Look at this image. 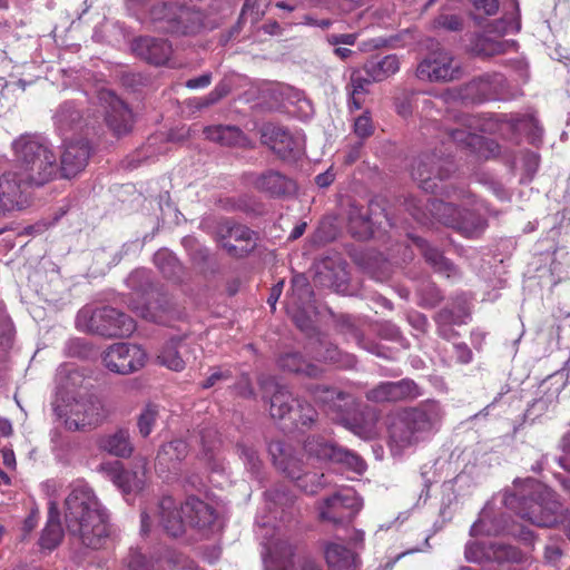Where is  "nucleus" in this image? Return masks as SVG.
<instances>
[{
  "mask_svg": "<svg viewBox=\"0 0 570 570\" xmlns=\"http://www.w3.org/2000/svg\"><path fill=\"white\" fill-rule=\"evenodd\" d=\"M514 9L517 11L515 17H513L511 20L501 19L495 21L494 23V30L502 33H515L520 30L521 23L519 19V8L518 4H514Z\"/></svg>",
  "mask_w": 570,
  "mask_h": 570,
  "instance_id": "864d4df0",
  "label": "nucleus"
},
{
  "mask_svg": "<svg viewBox=\"0 0 570 570\" xmlns=\"http://www.w3.org/2000/svg\"><path fill=\"white\" fill-rule=\"evenodd\" d=\"M99 102L105 110L106 122L116 136L130 131L132 114L121 99L110 90H101Z\"/></svg>",
  "mask_w": 570,
  "mask_h": 570,
  "instance_id": "dca6fc26",
  "label": "nucleus"
},
{
  "mask_svg": "<svg viewBox=\"0 0 570 570\" xmlns=\"http://www.w3.org/2000/svg\"><path fill=\"white\" fill-rule=\"evenodd\" d=\"M297 564L299 570H322L321 567L308 557H298Z\"/></svg>",
  "mask_w": 570,
  "mask_h": 570,
  "instance_id": "774afa93",
  "label": "nucleus"
},
{
  "mask_svg": "<svg viewBox=\"0 0 570 570\" xmlns=\"http://www.w3.org/2000/svg\"><path fill=\"white\" fill-rule=\"evenodd\" d=\"M325 559L331 570H355L356 556L340 543L325 546Z\"/></svg>",
  "mask_w": 570,
  "mask_h": 570,
  "instance_id": "72a5a7b5",
  "label": "nucleus"
},
{
  "mask_svg": "<svg viewBox=\"0 0 570 570\" xmlns=\"http://www.w3.org/2000/svg\"><path fill=\"white\" fill-rule=\"evenodd\" d=\"M159 411L156 405H147L138 417V429L141 436H148L158 419Z\"/></svg>",
  "mask_w": 570,
  "mask_h": 570,
  "instance_id": "8fccbe9b",
  "label": "nucleus"
},
{
  "mask_svg": "<svg viewBox=\"0 0 570 570\" xmlns=\"http://www.w3.org/2000/svg\"><path fill=\"white\" fill-rule=\"evenodd\" d=\"M494 557L499 561L519 562L521 560L519 552L511 546H498Z\"/></svg>",
  "mask_w": 570,
  "mask_h": 570,
  "instance_id": "4d7b16f0",
  "label": "nucleus"
},
{
  "mask_svg": "<svg viewBox=\"0 0 570 570\" xmlns=\"http://www.w3.org/2000/svg\"><path fill=\"white\" fill-rule=\"evenodd\" d=\"M262 141L283 159L295 158L303 151V140L273 124L262 128Z\"/></svg>",
  "mask_w": 570,
  "mask_h": 570,
  "instance_id": "f3484780",
  "label": "nucleus"
},
{
  "mask_svg": "<svg viewBox=\"0 0 570 570\" xmlns=\"http://www.w3.org/2000/svg\"><path fill=\"white\" fill-rule=\"evenodd\" d=\"M513 47V41L495 40L488 37L481 39L478 43L479 52L487 57L504 53Z\"/></svg>",
  "mask_w": 570,
  "mask_h": 570,
  "instance_id": "de8ad7c7",
  "label": "nucleus"
},
{
  "mask_svg": "<svg viewBox=\"0 0 570 570\" xmlns=\"http://www.w3.org/2000/svg\"><path fill=\"white\" fill-rule=\"evenodd\" d=\"M11 146L14 167L24 176V181L39 187L57 177L56 154L43 138L26 134L14 139Z\"/></svg>",
  "mask_w": 570,
  "mask_h": 570,
  "instance_id": "7ed1b4c3",
  "label": "nucleus"
},
{
  "mask_svg": "<svg viewBox=\"0 0 570 570\" xmlns=\"http://www.w3.org/2000/svg\"><path fill=\"white\" fill-rule=\"evenodd\" d=\"M313 292L305 275H295L292 292L287 298L286 311L302 330L309 327L308 312L312 308Z\"/></svg>",
  "mask_w": 570,
  "mask_h": 570,
  "instance_id": "2eb2a0df",
  "label": "nucleus"
},
{
  "mask_svg": "<svg viewBox=\"0 0 570 570\" xmlns=\"http://www.w3.org/2000/svg\"><path fill=\"white\" fill-rule=\"evenodd\" d=\"M212 82V75L210 73H204L199 77L189 79L186 81V87L189 89H199V88H206Z\"/></svg>",
  "mask_w": 570,
  "mask_h": 570,
  "instance_id": "0e129e2a",
  "label": "nucleus"
},
{
  "mask_svg": "<svg viewBox=\"0 0 570 570\" xmlns=\"http://www.w3.org/2000/svg\"><path fill=\"white\" fill-rule=\"evenodd\" d=\"M429 210L439 222L465 237H478L485 229V220L480 214L468 209L462 212L453 203L433 199L429 204Z\"/></svg>",
  "mask_w": 570,
  "mask_h": 570,
  "instance_id": "6e6552de",
  "label": "nucleus"
},
{
  "mask_svg": "<svg viewBox=\"0 0 570 570\" xmlns=\"http://www.w3.org/2000/svg\"><path fill=\"white\" fill-rule=\"evenodd\" d=\"M65 520L68 531L86 547L99 549L108 535V515L94 490L81 480L70 485Z\"/></svg>",
  "mask_w": 570,
  "mask_h": 570,
  "instance_id": "f257e3e1",
  "label": "nucleus"
},
{
  "mask_svg": "<svg viewBox=\"0 0 570 570\" xmlns=\"http://www.w3.org/2000/svg\"><path fill=\"white\" fill-rule=\"evenodd\" d=\"M460 65L443 49L430 52L416 68V77L430 82H448L459 79Z\"/></svg>",
  "mask_w": 570,
  "mask_h": 570,
  "instance_id": "9d476101",
  "label": "nucleus"
},
{
  "mask_svg": "<svg viewBox=\"0 0 570 570\" xmlns=\"http://www.w3.org/2000/svg\"><path fill=\"white\" fill-rule=\"evenodd\" d=\"M146 466L147 461L145 459L139 460L136 470L132 471L122 470L117 464L109 469V476L125 495L136 494L145 488Z\"/></svg>",
  "mask_w": 570,
  "mask_h": 570,
  "instance_id": "412c9836",
  "label": "nucleus"
},
{
  "mask_svg": "<svg viewBox=\"0 0 570 570\" xmlns=\"http://www.w3.org/2000/svg\"><path fill=\"white\" fill-rule=\"evenodd\" d=\"M454 354L456 360L462 364H468L472 360V352L466 344H455Z\"/></svg>",
  "mask_w": 570,
  "mask_h": 570,
  "instance_id": "e2e57ef3",
  "label": "nucleus"
},
{
  "mask_svg": "<svg viewBox=\"0 0 570 570\" xmlns=\"http://www.w3.org/2000/svg\"><path fill=\"white\" fill-rule=\"evenodd\" d=\"M226 234L223 235V247L228 253L237 256H243L250 252L255 245L253 232L242 225H230L228 222L225 224Z\"/></svg>",
  "mask_w": 570,
  "mask_h": 570,
  "instance_id": "393cba45",
  "label": "nucleus"
},
{
  "mask_svg": "<svg viewBox=\"0 0 570 570\" xmlns=\"http://www.w3.org/2000/svg\"><path fill=\"white\" fill-rule=\"evenodd\" d=\"M62 533L63 531L59 521L58 504L51 501L49 504L48 521L40 538L41 547L48 550L55 549L60 543Z\"/></svg>",
  "mask_w": 570,
  "mask_h": 570,
  "instance_id": "f704fd0d",
  "label": "nucleus"
},
{
  "mask_svg": "<svg viewBox=\"0 0 570 570\" xmlns=\"http://www.w3.org/2000/svg\"><path fill=\"white\" fill-rule=\"evenodd\" d=\"M371 82V78H365L360 70L352 71L350 82L346 86L351 108L360 109L362 107V97L366 94V88Z\"/></svg>",
  "mask_w": 570,
  "mask_h": 570,
  "instance_id": "79ce46f5",
  "label": "nucleus"
},
{
  "mask_svg": "<svg viewBox=\"0 0 570 570\" xmlns=\"http://www.w3.org/2000/svg\"><path fill=\"white\" fill-rule=\"evenodd\" d=\"M180 344V340H170L167 342L157 356L159 363L173 371L184 370L185 361L179 354Z\"/></svg>",
  "mask_w": 570,
  "mask_h": 570,
  "instance_id": "c03bdc74",
  "label": "nucleus"
},
{
  "mask_svg": "<svg viewBox=\"0 0 570 570\" xmlns=\"http://www.w3.org/2000/svg\"><path fill=\"white\" fill-rule=\"evenodd\" d=\"M524 166L528 174L533 175L539 166V156L535 153H529L524 156Z\"/></svg>",
  "mask_w": 570,
  "mask_h": 570,
  "instance_id": "69168bd1",
  "label": "nucleus"
},
{
  "mask_svg": "<svg viewBox=\"0 0 570 570\" xmlns=\"http://www.w3.org/2000/svg\"><path fill=\"white\" fill-rule=\"evenodd\" d=\"M438 24L448 30L455 31L461 28V20L458 16H454V14L441 16L438 19Z\"/></svg>",
  "mask_w": 570,
  "mask_h": 570,
  "instance_id": "052dcab7",
  "label": "nucleus"
},
{
  "mask_svg": "<svg viewBox=\"0 0 570 570\" xmlns=\"http://www.w3.org/2000/svg\"><path fill=\"white\" fill-rule=\"evenodd\" d=\"M400 69V60L395 55H387L382 59L370 60L364 70L372 81L379 82L396 73Z\"/></svg>",
  "mask_w": 570,
  "mask_h": 570,
  "instance_id": "c9c22d12",
  "label": "nucleus"
},
{
  "mask_svg": "<svg viewBox=\"0 0 570 570\" xmlns=\"http://www.w3.org/2000/svg\"><path fill=\"white\" fill-rule=\"evenodd\" d=\"M132 309L137 313V315L147 321L160 324L166 322L165 313L167 307L160 305L159 303H148L144 306L134 305Z\"/></svg>",
  "mask_w": 570,
  "mask_h": 570,
  "instance_id": "09e8293b",
  "label": "nucleus"
},
{
  "mask_svg": "<svg viewBox=\"0 0 570 570\" xmlns=\"http://www.w3.org/2000/svg\"><path fill=\"white\" fill-rule=\"evenodd\" d=\"M178 567V557L173 552L157 560L156 567L137 550H131L125 561V570H170Z\"/></svg>",
  "mask_w": 570,
  "mask_h": 570,
  "instance_id": "2f4dec72",
  "label": "nucleus"
},
{
  "mask_svg": "<svg viewBox=\"0 0 570 570\" xmlns=\"http://www.w3.org/2000/svg\"><path fill=\"white\" fill-rule=\"evenodd\" d=\"M205 134L207 138L227 146H244L247 141L240 129L233 126L208 127Z\"/></svg>",
  "mask_w": 570,
  "mask_h": 570,
  "instance_id": "ea45409f",
  "label": "nucleus"
},
{
  "mask_svg": "<svg viewBox=\"0 0 570 570\" xmlns=\"http://www.w3.org/2000/svg\"><path fill=\"white\" fill-rule=\"evenodd\" d=\"M278 365L285 371L308 377H317L322 373V370L317 365L308 363L298 353H286L282 355L278 360Z\"/></svg>",
  "mask_w": 570,
  "mask_h": 570,
  "instance_id": "4c0bfd02",
  "label": "nucleus"
},
{
  "mask_svg": "<svg viewBox=\"0 0 570 570\" xmlns=\"http://www.w3.org/2000/svg\"><path fill=\"white\" fill-rule=\"evenodd\" d=\"M512 128L520 134L537 135L539 131L538 121L533 116L511 118Z\"/></svg>",
  "mask_w": 570,
  "mask_h": 570,
  "instance_id": "3c124183",
  "label": "nucleus"
},
{
  "mask_svg": "<svg viewBox=\"0 0 570 570\" xmlns=\"http://www.w3.org/2000/svg\"><path fill=\"white\" fill-rule=\"evenodd\" d=\"M252 184L257 190L276 197L291 195L295 191L294 181L276 170H266L255 175Z\"/></svg>",
  "mask_w": 570,
  "mask_h": 570,
  "instance_id": "b1692460",
  "label": "nucleus"
},
{
  "mask_svg": "<svg viewBox=\"0 0 570 570\" xmlns=\"http://www.w3.org/2000/svg\"><path fill=\"white\" fill-rule=\"evenodd\" d=\"M324 451L326 452L324 455L330 456L331 462L344 464L356 473H362L366 469L365 462L357 454L345 449L324 444Z\"/></svg>",
  "mask_w": 570,
  "mask_h": 570,
  "instance_id": "a19ab883",
  "label": "nucleus"
},
{
  "mask_svg": "<svg viewBox=\"0 0 570 570\" xmlns=\"http://www.w3.org/2000/svg\"><path fill=\"white\" fill-rule=\"evenodd\" d=\"M422 305L432 307L441 299L440 291L433 284H426L420 289Z\"/></svg>",
  "mask_w": 570,
  "mask_h": 570,
  "instance_id": "6e6d98bb",
  "label": "nucleus"
},
{
  "mask_svg": "<svg viewBox=\"0 0 570 570\" xmlns=\"http://www.w3.org/2000/svg\"><path fill=\"white\" fill-rule=\"evenodd\" d=\"M216 434L217 433L214 430L200 433V442L206 451H210L214 448Z\"/></svg>",
  "mask_w": 570,
  "mask_h": 570,
  "instance_id": "338daca9",
  "label": "nucleus"
},
{
  "mask_svg": "<svg viewBox=\"0 0 570 570\" xmlns=\"http://www.w3.org/2000/svg\"><path fill=\"white\" fill-rule=\"evenodd\" d=\"M453 169L454 165L449 158L424 155L413 165L412 177L423 190L435 193L438 181L448 178Z\"/></svg>",
  "mask_w": 570,
  "mask_h": 570,
  "instance_id": "ddd939ff",
  "label": "nucleus"
},
{
  "mask_svg": "<svg viewBox=\"0 0 570 570\" xmlns=\"http://www.w3.org/2000/svg\"><path fill=\"white\" fill-rule=\"evenodd\" d=\"M147 362V353L136 344L116 343L104 353L105 366L118 374L139 371Z\"/></svg>",
  "mask_w": 570,
  "mask_h": 570,
  "instance_id": "f8f14e48",
  "label": "nucleus"
},
{
  "mask_svg": "<svg viewBox=\"0 0 570 570\" xmlns=\"http://www.w3.org/2000/svg\"><path fill=\"white\" fill-rule=\"evenodd\" d=\"M527 483L535 497L525 498L509 493L504 498L505 507L538 527L557 524L560 519V504L554 492L534 480H528Z\"/></svg>",
  "mask_w": 570,
  "mask_h": 570,
  "instance_id": "423d86ee",
  "label": "nucleus"
},
{
  "mask_svg": "<svg viewBox=\"0 0 570 570\" xmlns=\"http://www.w3.org/2000/svg\"><path fill=\"white\" fill-rule=\"evenodd\" d=\"M90 156L88 141L80 139L65 142L59 171L63 178L77 176L87 166Z\"/></svg>",
  "mask_w": 570,
  "mask_h": 570,
  "instance_id": "aec40b11",
  "label": "nucleus"
},
{
  "mask_svg": "<svg viewBox=\"0 0 570 570\" xmlns=\"http://www.w3.org/2000/svg\"><path fill=\"white\" fill-rule=\"evenodd\" d=\"M261 386L264 391V396H269V413L275 419H283L293 410V402H296L292 397L291 392L285 387L276 383L273 379L261 381Z\"/></svg>",
  "mask_w": 570,
  "mask_h": 570,
  "instance_id": "5701e85b",
  "label": "nucleus"
},
{
  "mask_svg": "<svg viewBox=\"0 0 570 570\" xmlns=\"http://www.w3.org/2000/svg\"><path fill=\"white\" fill-rule=\"evenodd\" d=\"M441 419L442 411L435 402L397 413L389 426L392 453L401 455L406 449L429 439L438 430Z\"/></svg>",
  "mask_w": 570,
  "mask_h": 570,
  "instance_id": "f03ea898",
  "label": "nucleus"
},
{
  "mask_svg": "<svg viewBox=\"0 0 570 570\" xmlns=\"http://www.w3.org/2000/svg\"><path fill=\"white\" fill-rule=\"evenodd\" d=\"M238 450H239V455H240L242 460L244 461L246 468L252 473H257L261 468V460L257 455V452L253 448L245 446V445H240Z\"/></svg>",
  "mask_w": 570,
  "mask_h": 570,
  "instance_id": "603ef678",
  "label": "nucleus"
},
{
  "mask_svg": "<svg viewBox=\"0 0 570 570\" xmlns=\"http://www.w3.org/2000/svg\"><path fill=\"white\" fill-rule=\"evenodd\" d=\"M476 10L482 11L487 16L494 14L499 9L498 0H472Z\"/></svg>",
  "mask_w": 570,
  "mask_h": 570,
  "instance_id": "bf43d9fd",
  "label": "nucleus"
},
{
  "mask_svg": "<svg viewBox=\"0 0 570 570\" xmlns=\"http://www.w3.org/2000/svg\"><path fill=\"white\" fill-rule=\"evenodd\" d=\"M132 51L153 65H164L168 61L173 49L164 39L140 37L132 42Z\"/></svg>",
  "mask_w": 570,
  "mask_h": 570,
  "instance_id": "4be33fe9",
  "label": "nucleus"
},
{
  "mask_svg": "<svg viewBox=\"0 0 570 570\" xmlns=\"http://www.w3.org/2000/svg\"><path fill=\"white\" fill-rule=\"evenodd\" d=\"M82 116L72 102H63L55 115V124L60 131H68L80 124Z\"/></svg>",
  "mask_w": 570,
  "mask_h": 570,
  "instance_id": "37998d69",
  "label": "nucleus"
},
{
  "mask_svg": "<svg viewBox=\"0 0 570 570\" xmlns=\"http://www.w3.org/2000/svg\"><path fill=\"white\" fill-rule=\"evenodd\" d=\"M346 281V264L342 259H325L316 267L315 282L321 286L340 289Z\"/></svg>",
  "mask_w": 570,
  "mask_h": 570,
  "instance_id": "bb28decb",
  "label": "nucleus"
},
{
  "mask_svg": "<svg viewBox=\"0 0 570 570\" xmlns=\"http://www.w3.org/2000/svg\"><path fill=\"white\" fill-rule=\"evenodd\" d=\"M77 326L86 332L114 337L128 336L135 328V321L110 306L96 309L82 308L77 315Z\"/></svg>",
  "mask_w": 570,
  "mask_h": 570,
  "instance_id": "0eeeda50",
  "label": "nucleus"
},
{
  "mask_svg": "<svg viewBox=\"0 0 570 570\" xmlns=\"http://www.w3.org/2000/svg\"><path fill=\"white\" fill-rule=\"evenodd\" d=\"M346 426L363 440H372L379 435L377 415L373 411L362 413L353 422H346Z\"/></svg>",
  "mask_w": 570,
  "mask_h": 570,
  "instance_id": "58836bf2",
  "label": "nucleus"
},
{
  "mask_svg": "<svg viewBox=\"0 0 570 570\" xmlns=\"http://www.w3.org/2000/svg\"><path fill=\"white\" fill-rule=\"evenodd\" d=\"M187 453L188 445L183 440H173L164 444L157 454V469L160 472L176 470Z\"/></svg>",
  "mask_w": 570,
  "mask_h": 570,
  "instance_id": "c85d7f7f",
  "label": "nucleus"
},
{
  "mask_svg": "<svg viewBox=\"0 0 570 570\" xmlns=\"http://www.w3.org/2000/svg\"><path fill=\"white\" fill-rule=\"evenodd\" d=\"M421 395L420 387L412 380L383 382L366 392V399L373 402H397L413 400Z\"/></svg>",
  "mask_w": 570,
  "mask_h": 570,
  "instance_id": "6ab92c4d",
  "label": "nucleus"
},
{
  "mask_svg": "<svg viewBox=\"0 0 570 570\" xmlns=\"http://www.w3.org/2000/svg\"><path fill=\"white\" fill-rule=\"evenodd\" d=\"M446 136L449 140H452L459 146L470 148L471 151L476 154L479 157L488 158L494 153V142L487 140L484 137L475 132L460 128H451L446 130Z\"/></svg>",
  "mask_w": 570,
  "mask_h": 570,
  "instance_id": "cd10ccee",
  "label": "nucleus"
},
{
  "mask_svg": "<svg viewBox=\"0 0 570 570\" xmlns=\"http://www.w3.org/2000/svg\"><path fill=\"white\" fill-rule=\"evenodd\" d=\"M324 444L331 445L332 448H338L334 442L321 435L309 436L304 444V450L308 456V460H315L317 462H331V458L324 455Z\"/></svg>",
  "mask_w": 570,
  "mask_h": 570,
  "instance_id": "a18cd8bd",
  "label": "nucleus"
},
{
  "mask_svg": "<svg viewBox=\"0 0 570 570\" xmlns=\"http://www.w3.org/2000/svg\"><path fill=\"white\" fill-rule=\"evenodd\" d=\"M363 502L353 490H342L325 499L320 505V518L335 525L351 522L362 509Z\"/></svg>",
  "mask_w": 570,
  "mask_h": 570,
  "instance_id": "9b49d317",
  "label": "nucleus"
},
{
  "mask_svg": "<svg viewBox=\"0 0 570 570\" xmlns=\"http://www.w3.org/2000/svg\"><path fill=\"white\" fill-rule=\"evenodd\" d=\"M53 410L70 431L97 426L108 416V411L98 396L87 390H71L68 386L58 391Z\"/></svg>",
  "mask_w": 570,
  "mask_h": 570,
  "instance_id": "20e7f679",
  "label": "nucleus"
},
{
  "mask_svg": "<svg viewBox=\"0 0 570 570\" xmlns=\"http://www.w3.org/2000/svg\"><path fill=\"white\" fill-rule=\"evenodd\" d=\"M502 82L503 77L501 75H483L465 86L463 97L473 102L491 99L498 94Z\"/></svg>",
  "mask_w": 570,
  "mask_h": 570,
  "instance_id": "a878e982",
  "label": "nucleus"
},
{
  "mask_svg": "<svg viewBox=\"0 0 570 570\" xmlns=\"http://www.w3.org/2000/svg\"><path fill=\"white\" fill-rule=\"evenodd\" d=\"M326 40L331 46H338V45L353 46V45H355V42L357 40V35L356 33H340V35L333 33V35H328L326 37Z\"/></svg>",
  "mask_w": 570,
  "mask_h": 570,
  "instance_id": "13d9d810",
  "label": "nucleus"
},
{
  "mask_svg": "<svg viewBox=\"0 0 570 570\" xmlns=\"http://www.w3.org/2000/svg\"><path fill=\"white\" fill-rule=\"evenodd\" d=\"M99 448L115 456H129L134 450L128 430L119 429L114 433L104 435L99 440Z\"/></svg>",
  "mask_w": 570,
  "mask_h": 570,
  "instance_id": "473e14b6",
  "label": "nucleus"
},
{
  "mask_svg": "<svg viewBox=\"0 0 570 570\" xmlns=\"http://www.w3.org/2000/svg\"><path fill=\"white\" fill-rule=\"evenodd\" d=\"M24 176L13 166L0 175V212L12 213L30 206L27 191L31 183L23 180Z\"/></svg>",
  "mask_w": 570,
  "mask_h": 570,
  "instance_id": "1a4fd4ad",
  "label": "nucleus"
},
{
  "mask_svg": "<svg viewBox=\"0 0 570 570\" xmlns=\"http://www.w3.org/2000/svg\"><path fill=\"white\" fill-rule=\"evenodd\" d=\"M296 403H297L298 411H299L298 419L302 422V424L306 425V424L312 423L316 416L315 410L312 406H309L308 404L302 405L297 400H296Z\"/></svg>",
  "mask_w": 570,
  "mask_h": 570,
  "instance_id": "680f3d73",
  "label": "nucleus"
},
{
  "mask_svg": "<svg viewBox=\"0 0 570 570\" xmlns=\"http://www.w3.org/2000/svg\"><path fill=\"white\" fill-rule=\"evenodd\" d=\"M311 394L315 401L327 406L332 412L337 414L344 412L350 404H352V397L335 389L325 385H315L311 389Z\"/></svg>",
  "mask_w": 570,
  "mask_h": 570,
  "instance_id": "c756f323",
  "label": "nucleus"
},
{
  "mask_svg": "<svg viewBox=\"0 0 570 570\" xmlns=\"http://www.w3.org/2000/svg\"><path fill=\"white\" fill-rule=\"evenodd\" d=\"M159 524L170 537L181 535L187 525L207 529L216 520L215 510L196 498H188L184 504H178L171 497H164L155 513Z\"/></svg>",
  "mask_w": 570,
  "mask_h": 570,
  "instance_id": "39448f33",
  "label": "nucleus"
},
{
  "mask_svg": "<svg viewBox=\"0 0 570 570\" xmlns=\"http://www.w3.org/2000/svg\"><path fill=\"white\" fill-rule=\"evenodd\" d=\"M154 263L159 272L167 278L176 277L181 269L176 256L167 249L156 252Z\"/></svg>",
  "mask_w": 570,
  "mask_h": 570,
  "instance_id": "49530a36",
  "label": "nucleus"
},
{
  "mask_svg": "<svg viewBox=\"0 0 570 570\" xmlns=\"http://www.w3.org/2000/svg\"><path fill=\"white\" fill-rule=\"evenodd\" d=\"M268 452L272 456L274 465L286 474L292 480H295L301 488L307 492H315L316 489L311 487L308 489L306 480L314 481L316 474L305 472L303 469V462L298 459L291 445H287L281 441L272 442L268 446Z\"/></svg>",
  "mask_w": 570,
  "mask_h": 570,
  "instance_id": "4468645a",
  "label": "nucleus"
},
{
  "mask_svg": "<svg viewBox=\"0 0 570 570\" xmlns=\"http://www.w3.org/2000/svg\"><path fill=\"white\" fill-rule=\"evenodd\" d=\"M412 242L422 253L425 261L436 272L444 274L446 277H454L458 275L456 267L449 259H446L438 248L432 247L421 237H413Z\"/></svg>",
  "mask_w": 570,
  "mask_h": 570,
  "instance_id": "7c9ffc66",
  "label": "nucleus"
},
{
  "mask_svg": "<svg viewBox=\"0 0 570 570\" xmlns=\"http://www.w3.org/2000/svg\"><path fill=\"white\" fill-rule=\"evenodd\" d=\"M354 132L362 139L367 138L373 134L372 119L367 112L358 116L354 120Z\"/></svg>",
  "mask_w": 570,
  "mask_h": 570,
  "instance_id": "5fc2aeb1",
  "label": "nucleus"
},
{
  "mask_svg": "<svg viewBox=\"0 0 570 570\" xmlns=\"http://www.w3.org/2000/svg\"><path fill=\"white\" fill-rule=\"evenodd\" d=\"M266 532H268L266 530ZM265 552L263 553L265 570H293L294 548L284 539L263 534Z\"/></svg>",
  "mask_w": 570,
  "mask_h": 570,
  "instance_id": "a211bd4d",
  "label": "nucleus"
},
{
  "mask_svg": "<svg viewBox=\"0 0 570 570\" xmlns=\"http://www.w3.org/2000/svg\"><path fill=\"white\" fill-rule=\"evenodd\" d=\"M367 212L364 207L350 206L348 228L353 236L358 239H367L374 233L373 223Z\"/></svg>",
  "mask_w": 570,
  "mask_h": 570,
  "instance_id": "e433bc0d",
  "label": "nucleus"
}]
</instances>
